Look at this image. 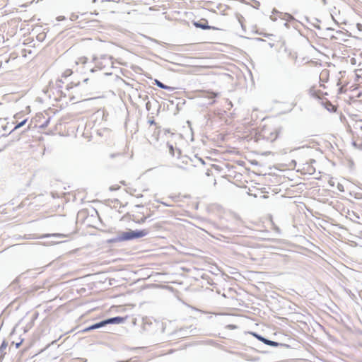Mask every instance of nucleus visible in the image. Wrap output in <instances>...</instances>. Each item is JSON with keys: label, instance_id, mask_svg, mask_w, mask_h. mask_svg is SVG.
I'll return each mask as SVG.
<instances>
[{"label": "nucleus", "instance_id": "nucleus-1", "mask_svg": "<svg viewBox=\"0 0 362 362\" xmlns=\"http://www.w3.org/2000/svg\"><path fill=\"white\" fill-rule=\"evenodd\" d=\"M280 134L279 129L272 125L265 124L259 130L257 139H262L267 142H273L277 139Z\"/></svg>", "mask_w": 362, "mask_h": 362}, {"label": "nucleus", "instance_id": "nucleus-2", "mask_svg": "<svg viewBox=\"0 0 362 362\" xmlns=\"http://www.w3.org/2000/svg\"><path fill=\"white\" fill-rule=\"evenodd\" d=\"M150 216L149 209L144 206H136L132 211V220L139 224L144 223Z\"/></svg>", "mask_w": 362, "mask_h": 362}, {"label": "nucleus", "instance_id": "nucleus-3", "mask_svg": "<svg viewBox=\"0 0 362 362\" xmlns=\"http://www.w3.org/2000/svg\"><path fill=\"white\" fill-rule=\"evenodd\" d=\"M148 234V230L147 229H142L138 230H129L128 231L122 232L119 236V240L121 241H127L133 239L143 238L147 235Z\"/></svg>", "mask_w": 362, "mask_h": 362}, {"label": "nucleus", "instance_id": "nucleus-4", "mask_svg": "<svg viewBox=\"0 0 362 362\" xmlns=\"http://www.w3.org/2000/svg\"><path fill=\"white\" fill-rule=\"evenodd\" d=\"M124 320H125V318L122 317H115L110 318V319H107L106 320L102 321V322H100L99 323H96V324H95L93 325H91L89 327H87V328H86L84 329V331L87 332V331H90V330H92V329H98V328H100V327H101L103 326H105V325H107V324H112V323L119 324V323H122Z\"/></svg>", "mask_w": 362, "mask_h": 362}, {"label": "nucleus", "instance_id": "nucleus-5", "mask_svg": "<svg viewBox=\"0 0 362 362\" xmlns=\"http://www.w3.org/2000/svg\"><path fill=\"white\" fill-rule=\"evenodd\" d=\"M254 336L260 341H262V343H264V344H267L268 346H274V347H277V346H283V347H286V348H289V345L288 344H281V343H278V342H276V341H271V340H269L260 335H258L257 334H254Z\"/></svg>", "mask_w": 362, "mask_h": 362}, {"label": "nucleus", "instance_id": "nucleus-6", "mask_svg": "<svg viewBox=\"0 0 362 362\" xmlns=\"http://www.w3.org/2000/svg\"><path fill=\"white\" fill-rule=\"evenodd\" d=\"M193 25L198 28H202L203 30H216L217 28L214 26H210L208 25V21L205 18H202L199 21L193 22Z\"/></svg>", "mask_w": 362, "mask_h": 362}, {"label": "nucleus", "instance_id": "nucleus-7", "mask_svg": "<svg viewBox=\"0 0 362 362\" xmlns=\"http://www.w3.org/2000/svg\"><path fill=\"white\" fill-rule=\"evenodd\" d=\"M353 144L358 148H362V128L355 132Z\"/></svg>", "mask_w": 362, "mask_h": 362}, {"label": "nucleus", "instance_id": "nucleus-8", "mask_svg": "<svg viewBox=\"0 0 362 362\" xmlns=\"http://www.w3.org/2000/svg\"><path fill=\"white\" fill-rule=\"evenodd\" d=\"M310 95L316 98H321L322 96V93L320 90L317 89L315 87H312L309 90Z\"/></svg>", "mask_w": 362, "mask_h": 362}, {"label": "nucleus", "instance_id": "nucleus-9", "mask_svg": "<svg viewBox=\"0 0 362 362\" xmlns=\"http://www.w3.org/2000/svg\"><path fill=\"white\" fill-rule=\"evenodd\" d=\"M129 201L127 198H123L121 200H119V199H115L114 201H112V203H113V206L115 207L117 206L116 204H119V206H126L128 204H129Z\"/></svg>", "mask_w": 362, "mask_h": 362}, {"label": "nucleus", "instance_id": "nucleus-10", "mask_svg": "<svg viewBox=\"0 0 362 362\" xmlns=\"http://www.w3.org/2000/svg\"><path fill=\"white\" fill-rule=\"evenodd\" d=\"M250 192L252 191L250 190ZM250 194L254 196L255 197H259L262 199H267L269 197L267 192H264L260 190H258L257 192L255 193L250 192Z\"/></svg>", "mask_w": 362, "mask_h": 362}, {"label": "nucleus", "instance_id": "nucleus-11", "mask_svg": "<svg viewBox=\"0 0 362 362\" xmlns=\"http://www.w3.org/2000/svg\"><path fill=\"white\" fill-rule=\"evenodd\" d=\"M362 57L361 54H358V56L355 54V57H351L350 62L352 64L358 66L361 65Z\"/></svg>", "mask_w": 362, "mask_h": 362}, {"label": "nucleus", "instance_id": "nucleus-12", "mask_svg": "<svg viewBox=\"0 0 362 362\" xmlns=\"http://www.w3.org/2000/svg\"><path fill=\"white\" fill-rule=\"evenodd\" d=\"M202 93H203V96L205 97V98H207L209 99H214L216 97H217L218 95V93L214 92V91H210V90H203L202 91Z\"/></svg>", "mask_w": 362, "mask_h": 362}, {"label": "nucleus", "instance_id": "nucleus-13", "mask_svg": "<svg viewBox=\"0 0 362 362\" xmlns=\"http://www.w3.org/2000/svg\"><path fill=\"white\" fill-rule=\"evenodd\" d=\"M88 62V58L86 57H81L79 58H78L77 61H76V64H86Z\"/></svg>", "mask_w": 362, "mask_h": 362}, {"label": "nucleus", "instance_id": "nucleus-14", "mask_svg": "<svg viewBox=\"0 0 362 362\" xmlns=\"http://www.w3.org/2000/svg\"><path fill=\"white\" fill-rule=\"evenodd\" d=\"M155 83L160 88L163 89H169L170 88L165 85H164L163 83L159 81L158 80H155Z\"/></svg>", "mask_w": 362, "mask_h": 362}, {"label": "nucleus", "instance_id": "nucleus-15", "mask_svg": "<svg viewBox=\"0 0 362 362\" xmlns=\"http://www.w3.org/2000/svg\"><path fill=\"white\" fill-rule=\"evenodd\" d=\"M72 74H73V71L71 69H66L64 71L62 76L64 77H68V76H71Z\"/></svg>", "mask_w": 362, "mask_h": 362}, {"label": "nucleus", "instance_id": "nucleus-16", "mask_svg": "<svg viewBox=\"0 0 362 362\" xmlns=\"http://www.w3.org/2000/svg\"><path fill=\"white\" fill-rule=\"evenodd\" d=\"M120 188V186L119 185H114L110 187V190L111 191H115Z\"/></svg>", "mask_w": 362, "mask_h": 362}, {"label": "nucleus", "instance_id": "nucleus-17", "mask_svg": "<svg viewBox=\"0 0 362 362\" xmlns=\"http://www.w3.org/2000/svg\"><path fill=\"white\" fill-rule=\"evenodd\" d=\"M356 76L358 78H362V68L356 70Z\"/></svg>", "mask_w": 362, "mask_h": 362}, {"label": "nucleus", "instance_id": "nucleus-18", "mask_svg": "<svg viewBox=\"0 0 362 362\" xmlns=\"http://www.w3.org/2000/svg\"><path fill=\"white\" fill-rule=\"evenodd\" d=\"M168 148H169L170 153L172 156H174L175 150H174L173 146L172 144H168Z\"/></svg>", "mask_w": 362, "mask_h": 362}, {"label": "nucleus", "instance_id": "nucleus-19", "mask_svg": "<svg viewBox=\"0 0 362 362\" xmlns=\"http://www.w3.org/2000/svg\"><path fill=\"white\" fill-rule=\"evenodd\" d=\"M27 122V119H24L23 121H22L21 122L18 123L16 127H15V129H18L20 128L21 127H22L23 125H24Z\"/></svg>", "mask_w": 362, "mask_h": 362}, {"label": "nucleus", "instance_id": "nucleus-20", "mask_svg": "<svg viewBox=\"0 0 362 362\" xmlns=\"http://www.w3.org/2000/svg\"><path fill=\"white\" fill-rule=\"evenodd\" d=\"M346 91V88L345 86H341L340 88V93H345Z\"/></svg>", "mask_w": 362, "mask_h": 362}, {"label": "nucleus", "instance_id": "nucleus-21", "mask_svg": "<svg viewBox=\"0 0 362 362\" xmlns=\"http://www.w3.org/2000/svg\"><path fill=\"white\" fill-rule=\"evenodd\" d=\"M131 194H132V195L135 196V197H141V196H142V194H141V193H132V192H131Z\"/></svg>", "mask_w": 362, "mask_h": 362}, {"label": "nucleus", "instance_id": "nucleus-22", "mask_svg": "<svg viewBox=\"0 0 362 362\" xmlns=\"http://www.w3.org/2000/svg\"><path fill=\"white\" fill-rule=\"evenodd\" d=\"M148 123L150 124H155V125L156 124V123L155 122V121L153 119L149 120Z\"/></svg>", "mask_w": 362, "mask_h": 362}, {"label": "nucleus", "instance_id": "nucleus-23", "mask_svg": "<svg viewBox=\"0 0 362 362\" xmlns=\"http://www.w3.org/2000/svg\"><path fill=\"white\" fill-rule=\"evenodd\" d=\"M120 183H121L122 185H126L124 181H121V182H120Z\"/></svg>", "mask_w": 362, "mask_h": 362}, {"label": "nucleus", "instance_id": "nucleus-24", "mask_svg": "<svg viewBox=\"0 0 362 362\" xmlns=\"http://www.w3.org/2000/svg\"><path fill=\"white\" fill-rule=\"evenodd\" d=\"M54 235L61 236L62 235H60V234H54Z\"/></svg>", "mask_w": 362, "mask_h": 362}, {"label": "nucleus", "instance_id": "nucleus-25", "mask_svg": "<svg viewBox=\"0 0 362 362\" xmlns=\"http://www.w3.org/2000/svg\"><path fill=\"white\" fill-rule=\"evenodd\" d=\"M50 235H45V237H49Z\"/></svg>", "mask_w": 362, "mask_h": 362}]
</instances>
